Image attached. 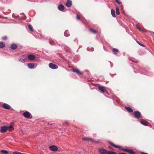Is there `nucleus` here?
Segmentation results:
<instances>
[{
  "instance_id": "nucleus-1",
  "label": "nucleus",
  "mask_w": 154,
  "mask_h": 154,
  "mask_svg": "<svg viewBox=\"0 0 154 154\" xmlns=\"http://www.w3.org/2000/svg\"><path fill=\"white\" fill-rule=\"evenodd\" d=\"M134 116L135 118L137 119L143 118L141 112L138 111H136L134 112Z\"/></svg>"
},
{
  "instance_id": "nucleus-2",
  "label": "nucleus",
  "mask_w": 154,
  "mask_h": 154,
  "mask_svg": "<svg viewBox=\"0 0 154 154\" xmlns=\"http://www.w3.org/2000/svg\"><path fill=\"white\" fill-rule=\"evenodd\" d=\"M108 143L110 145L113 146H114V147H115V148H119L120 149H121V150H123V151H124L127 152V151L128 150V149H126V148H121L120 146H119V145H115V144H114V143H112V142H108Z\"/></svg>"
},
{
  "instance_id": "nucleus-3",
  "label": "nucleus",
  "mask_w": 154,
  "mask_h": 154,
  "mask_svg": "<svg viewBox=\"0 0 154 154\" xmlns=\"http://www.w3.org/2000/svg\"><path fill=\"white\" fill-rule=\"evenodd\" d=\"M23 115L24 117L28 119L32 118V117L30 113L28 111H26L24 112L23 114Z\"/></svg>"
},
{
  "instance_id": "nucleus-4",
  "label": "nucleus",
  "mask_w": 154,
  "mask_h": 154,
  "mask_svg": "<svg viewBox=\"0 0 154 154\" xmlns=\"http://www.w3.org/2000/svg\"><path fill=\"white\" fill-rule=\"evenodd\" d=\"M49 67L52 69H56L58 68L57 65L54 64L52 63H50L49 64Z\"/></svg>"
},
{
  "instance_id": "nucleus-5",
  "label": "nucleus",
  "mask_w": 154,
  "mask_h": 154,
  "mask_svg": "<svg viewBox=\"0 0 154 154\" xmlns=\"http://www.w3.org/2000/svg\"><path fill=\"white\" fill-rule=\"evenodd\" d=\"M8 130L7 126H4L1 127L0 131L2 133L5 132Z\"/></svg>"
},
{
  "instance_id": "nucleus-6",
  "label": "nucleus",
  "mask_w": 154,
  "mask_h": 154,
  "mask_svg": "<svg viewBox=\"0 0 154 154\" xmlns=\"http://www.w3.org/2000/svg\"><path fill=\"white\" fill-rule=\"evenodd\" d=\"M99 151L100 154H107L108 151L103 148L100 149Z\"/></svg>"
},
{
  "instance_id": "nucleus-7",
  "label": "nucleus",
  "mask_w": 154,
  "mask_h": 154,
  "mask_svg": "<svg viewBox=\"0 0 154 154\" xmlns=\"http://www.w3.org/2000/svg\"><path fill=\"white\" fill-rule=\"evenodd\" d=\"M49 149L51 151H55L58 149L57 146L55 145H52L49 146Z\"/></svg>"
},
{
  "instance_id": "nucleus-8",
  "label": "nucleus",
  "mask_w": 154,
  "mask_h": 154,
  "mask_svg": "<svg viewBox=\"0 0 154 154\" xmlns=\"http://www.w3.org/2000/svg\"><path fill=\"white\" fill-rule=\"evenodd\" d=\"M27 58L29 60H33L36 57L33 54H29L27 55Z\"/></svg>"
},
{
  "instance_id": "nucleus-9",
  "label": "nucleus",
  "mask_w": 154,
  "mask_h": 154,
  "mask_svg": "<svg viewBox=\"0 0 154 154\" xmlns=\"http://www.w3.org/2000/svg\"><path fill=\"white\" fill-rule=\"evenodd\" d=\"M140 123L142 125L146 126H147L148 125V122L147 121L143 119L140 121Z\"/></svg>"
},
{
  "instance_id": "nucleus-10",
  "label": "nucleus",
  "mask_w": 154,
  "mask_h": 154,
  "mask_svg": "<svg viewBox=\"0 0 154 154\" xmlns=\"http://www.w3.org/2000/svg\"><path fill=\"white\" fill-rule=\"evenodd\" d=\"M17 45L15 43H13L10 46L11 48L13 50L16 49L17 48Z\"/></svg>"
},
{
  "instance_id": "nucleus-11",
  "label": "nucleus",
  "mask_w": 154,
  "mask_h": 154,
  "mask_svg": "<svg viewBox=\"0 0 154 154\" xmlns=\"http://www.w3.org/2000/svg\"><path fill=\"white\" fill-rule=\"evenodd\" d=\"M72 5V1L70 0H67L66 3V5L68 7H70Z\"/></svg>"
},
{
  "instance_id": "nucleus-12",
  "label": "nucleus",
  "mask_w": 154,
  "mask_h": 154,
  "mask_svg": "<svg viewBox=\"0 0 154 154\" xmlns=\"http://www.w3.org/2000/svg\"><path fill=\"white\" fill-rule=\"evenodd\" d=\"M64 6L62 4L59 5L58 7V9L60 11H62L64 10Z\"/></svg>"
},
{
  "instance_id": "nucleus-13",
  "label": "nucleus",
  "mask_w": 154,
  "mask_h": 154,
  "mask_svg": "<svg viewBox=\"0 0 154 154\" xmlns=\"http://www.w3.org/2000/svg\"><path fill=\"white\" fill-rule=\"evenodd\" d=\"M27 66L30 69H33L35 66V64L34 63H29L27 64Z\"/></svg>"
},
{
  "instance_id": "nucleus-14",
  "label": "nucleus",
  "mask_w": 154,
  "mask_h": 154,
  "mask_svg": "<svg viewBox=\"0 0 154 154\" xmlns=\"http://www.w3.org/2000/svg\"><path fill=\"white\" fill-rule=\"evenodd\" d=\"M3 107L5 109H9L11 108V106L5 103L3 104Z\"/></svg>"
},
{
  "instance_id": "nucleus-15",
  "label": "nucleus",
  "mask_w": 154,
  "mask_h": 154,
  "mask_svg": "<svg viewBox=\"0 0 154 154\" xmlns=\"http://www.w3.org/2000/svg\"><path fill=\"white\" fill-rule=\"evenodd\" d=\"M72 70L73 72H76L79 75H82V73L80 72L79 70L78 69H72Z\"/></svg>"
},
{
  "instance_id": "nucleus-16",
  "label": "nucleus",
  "mask_w": 154,
  "mask_h": 154,
  "mask_svg": "<svg viewBox=\"0 0 154 154\" xmlns=\"http://www.w3.org/2000/svg\"><path fill=\"white\" fill-rule=\"evenodd\" d=\"M98 89L103 93H104L105 92V88L102 86H99L98 87Z\"/></svg>"
},
{
  "instance_id": "nucleus-17",
  "label": "nucleus",
  "mask_w": 154,
  "mask_h": 154,
  "mask_svg": "<svg viewBox=\"0 0 154 154\" xmlns=\"http://www.w3.org/2000/svg\"><path fill=\"white\" fill-rule=\"evenodd\" d=\"M125 109L129 112H132L133 111V110L130 107L125 106Z\"/></svg>"
},
{
  "instance_id": "nucleus-18",
  "label": "nucleus",
  "mask_w": 154,
  "mask_h": 154,
  "mask_svg": "<svg viewBox=\"0 0 154 154\" xmlns=\"http://www.w3.org/2000/svg\"><path fill=\"white\" fill-rule=\"evenodd\" d=\"M111 14L112 16V17H116V15L115 14V10L113 9H112L111 10Z\"/></svg>"
},
{
  "instance_id": "nucleus-19",
  "label": "nucleus",
  "mask_w": 154,
  "mask_h": 154,
  "mask_svg": "<svg viewBox=\"0 0 154 154\" xmlns=\"http://www.w3.org/2000/svg\"><path fill=\"white\" fill-rule=\"evenodd\" d=\"M64 35L66 37H68L69 35V34L68 30H66L65 32Z\"/></svg>"
},
{
  "instance_id": "nucleus-20",
  "label": "nucleus",
  "mask_w": 154,
  "mask_h": 154,
  "mask_svg": "<svg viewBox=\"0 0 154 154\" xmlns=\"http://www.w3.org/2000/svg\"><path fill=\"white\" fill-rule=\"evenodd\" d=\"M89 30H90V31L91 32H92V33H93L94 34H95L97 32V30H94V29H92V28H90Z\"/></svg>"
},
{
  "instance_id": "nucleus-21",
  "label": "nucleus",
  "mask_w": 154,
  "mask_h": 154,
  "mask_svg": "<svg viewBox=\"0 0 154 154\" xmlns=\"http://www.w3.org/2000/svg\"><path fill=\"white\" fill-rule=\"evenodd\" d=\"M1 152L2 154H8V151L5 150H2L1 151Z\"/></svg>"
},
{
  "instance_id": "nucleus-22",
  "label": "nucleus",
  "mask_w": 154,
  "mask_h": 154,
  "mask_svg": "<svg viewBox=\"0 0 154 154\" xmlns=\"http://www.w3.org/2000/svg\"><path fill=\"white\" fill-rule=\"evenodd\" d=\"M119 51L116 48H113L112 50V52L114 54H117V52Z\"/></svg>"
},
{
  "instance_id": "nucleus-23",
  "label": "nucleus",
  "mask_w": 154,
  "mask_h": 154,
  "mask_svg": "<svg viewBox=\"0 0 154 154\" xmlns=\"http://www.w3.org/2000/svg\"><path fill=\"white\" fill-rule=\"evenodd\" d=\"M5 46V44L3 42H0V48H2L4 47Z\"/></svg>"
},
{
  "instance_id": "nucleus-24",
  "label": "nucleus",
  "mask_w": 154,
  "mask_h": 154,
  "mask_svg": "<svg viewBox=\"0 0 154 154\" xmlns=\"http://www.w3.org/2000/svg\"><path fill=\"white\" fill-rule=\"evenodd\" d=\"M127 152L130 154H134V152L132 149H128Z\"/></svg>"
},
{
  "instance_id": "nucleus-25",
  "label": "nucleus",
  "mask_w": 154,
  "mask_h": 154,
  "mask_svg": "<svg viewBox=\"0 0 154 154\" xmlns=\"http://www.w3.org/2000/svg\"><path fill=\"white\" fill-rule=\"evenodd\" d=\"M28 27L29 29L30 30V31L31 32L33 31V28L31 26V25L30 24L28 25Z\"/></svg>"
},
{
  "instance_id": "nucleus-26",
  "label": "nucleus",
  "mask_w": 154,
  "mask_h": 154,
  "mask_svg": "<svg viewBox=\"0 0 154 154\" xmlns=\"http://www.w3.org/2000/svg\"><path fill=\"white\" fill-rule=\"evenodd\" d=\"M107 154H116V153L114 152L109 151H108Z\"/></svg>"
},
{
  "instance_id": "nucleus-27",
  "label": "nucleus",
  "mask_w": 154,
  "mask_h": 154,
  "mask_svg": "<svg viewBox=\"0 0 154 154\" xmlns=\"http://www.w3.org/2000/svg\"><path fill=\"white\" fill-rule=\"evenodd\" d=\"M22 63H25V60L23 58H20L18 59Z\"/></svg>"
},
{
  "instance_id": "nucleus-28",
  "label": "nucleus",
  "mask_w": 154,
  "mask_h": 154,
  "mask_svg": "<svg viewBox=\"0 0 154 154\" xmlns=\"http://www.w3.org/2000/svg\"><path fill=\"white\" fill-rule=\"evenodd\" d=\"M116 14H117L119 15L120 14V12L119 11V8L118 7H117L116 8Z\"/></svg>"
},
{
  "instance_id": "nucleus-29",
  "label": "nucleus",
  "mask_w": 154,
  "mask_h": 154,
  "mask_svg": "<svg viewBox=\"0 0 154 154\" xmlns=\"http://www.w3.org/2000/svg\"><path fill=\"white\" fill-rule=\"evenodd\" d=\"M87 49L88 51H93L94 50V48H92L91 49H90L88 48H87Z\"/></svg>"
},
{
  "instance_id": "nucleus-30",
  "label": "nucleus",
  "mask_w": 154,
  "mask_h": 154,
  "mask_svg": "<svg viewBox=\"0 0 154 154\" xmlns=\"http://www.w3.org/2000/svg\"><path fill=\"white\" fill-rule=\"evenodd\" d=\"M13 154H21V153L19 152L16 151L13 152Z\"/></svg>"
},
{
  "instance_id": "nucleus-31",
  "label": "nucleus",
  "mask_w": 154,
  "mask_h": 154,
  "mask_svg": "<svg viewBox=\"0 0 154 154\" xmlns=\"http://www.w3.org/2000/svg\"><path fill=\"white\" fill-rule=\"evenodd\" d=\"M137 42L139 45H140L142 47H145V45H144L140 43L138 41H137Z\"/></svg>"
},
{
  "instance_id": "nucleus-32",
  "label": "nucleus",
  "mask_w": 154,
  "mask_h": 154,
  "mask_svg": "<svg viewBox=\"0 0 154 154\" xmlns=\"http://www.w3.org/2000/svg\"><path fill=\"white\" fill-rule=\"evenodd\" d=\"M50 44L51 45H55V43L53 41H50L49 42Z\"/></svg>"
},
{
  "instance_id": "nucleus-33",
  "label": "nucleus",
  "mask_w": 154,
  "mask_h": 154,
  "mask_svg": "<svg viewBox=\"0 0 154 154\" xmlns=\"http://www.w3.org/2000/svg\"><path fill=\"white\" fill-rule=\"evenodd\" d=\"M89 138H83V140L85 141H88Z\"/></svg>"
},
{
  "instance_id": "nucleus-34",
  "label": "nucleus",
  "mask_w": 154,
  "mask_h": 154,
  "mask_svg": "<svg viewBox=\"0 0 154 154\" xmlns=\"http://www.w3.org/2000/svg\"><path fill=\"white\" fill-rule=\"evenodd\" d=\"M116 0V2L117 3L119 4V5H120V4H121V2L119 1V0Z\"/></svg>"
},
{
  "instance_id": "nucleus-35",
  "label": "nucleus",
  "mask_w": 154,
  "mask_h": 154,
  "mask_svg": "<svg viewBox=\"0 0 154 154\" xmlns=\"http://www.w3.org/2000/svg\"><path fill=\"white\" fill-rule=\"evenodd\" d=\"M7 127L8 128V130L9 128H13V127L12 125H10L9 126H7Z\"/></svg>"
},
{
  "instance_id": "nucleus-36",
  "label": "nucleus",
  "mask_w": 154,
  "mask_h": 154,
  "mask_svg": "<svg viewBox=\"0 0 154 154\" xmlns=\"http://www.w3.org/2000/svg\"><path fill=\"white\" fill-rule=\"evenodd\" d=\"M76 18L78 20H79L80 19V17L78 15H77Z\"/></svg>"
},
{
  "instance_id": "nucleus-37",
  "label": "nucleus",
  "mask_w": 154,
  "mask_h": 154,
  "mask_svg": "<svg viewBox=\"0 0 154 154\" xmlns=\"http://www.w3.org/2000/svg\"><path fill=\"white\" fill-rule=\"evenodd\" d=\"M3 39L4 40H6L7 39V37L6 36H5L3 37Z\"/></svg>"
},
{
  "instance_id": "nucleus-38",
  "label": "nucleus",
  "mask_w": 154,
  "mask_h": 154,
  "mask_svg": "<svg viewBox=\"0 0 154 154\" xmlns=\"http://www.w3.org/2000/svg\"><path fill=\"white\" fill-rule=\"evenodd\" d=\"M88 141H90L91 142H94V140L91 138L89 139V140Z\"/></svg>"
},
{
  "instance_id": "nucleus-39",
  "label": "nucleus",
  "mask_w": 154,
  "mask_h": 154,
  "mask_svg": "<svg viewBox=\"0 0 154 154\" xmlns=\"http://www.w3.org/2000/svg\"><path fill=\"white\" fill-rule=\"evenodd\" d=\"M119 154H127L125 152H120L119 153Z\"/></svg>"
},
{
  "instance_id": "nucleus-40",
  "label": "nucleus",
  "mask_w": 154,
  "mask_h": 154,
  "mask_svg": "<svg viewBox=\"0 0 154 154\" xmlns=\"http://www.w3.org/2000/svg\"><path fill=\"white\" fill-rule=\"evenodd\" d=\"M137 28L139 29L140 31H141V29L138 27L137 26Z\"/></svg>"
},
{
  "instance_id": "nucleus-41",
  "label": "nucleus",
  "mask_w": 154,
  "mask_h": 154,
  "mask_svg": "<svg viewBox=\"0 0 154 154\" xmlns=\"http://www.w3.org/2000/svg\"><path fill=\"white\" fill-rule=\"evenodd\" d=\"M26 19V17L24 15V17L23 19V20H25V19Z\"/></svg>"
},
{
  "instance_id": "nucleus-42",
  "label": "nucleus",
  "mask_w": 154,
  "mask_h": 154,
  "mask_svg": "<svg viewBox=\"0 0 154 154\" xmlns=\"http://www.w3.org/2000/svg\"><path fill=\"white\" fill-rule=\"evenodd\" d=\"M48 125H52V123H49H49H48Z\"/></svg>"
},
{
  "instance_id": "nucleus-43",
  "label": "nucleus",
  "mask_w": 154,
  "mask_h": 154,
  "mask_svg": "<svg viewBox=\"0 0 154 154\" xmlns=\"http://www.w3.org/2000/svg\"><path fill=\"white\" fill-rule=\"evenodd\" d=\"M94 142H95V143H98V142H97V141H94Z\"/></svg>"
},
{
  "instance_id": "nucleus-44",
  "label": "nucleus",
  "mask_w": 154,
  "mask_h": 154,
  "mask_svg": "<svg viewBox=\"0 0 154 154\" xmlns=\"http://www.w3.org/2000/svg\"><path fill=\"white\" fill-rule=\"evenodd\" d=\"M135 63H137V61H134Z\"/></svg>"
},
{
  "instance_id": "nucleus-45",
  "label": "nucleus",
  "mask_w": 154,
  "mask_h": 154,
  "mask_svg": "<svg viewBox=\"0 0 154 154\" xmlns=\"http://www.w3.org/2000/svg\"><path fill=\"white\" fill-rule=\"evenodd\" d=\"M131 60H132L133 62H134V60H133L132 59H131Z\"/></svg>"
},
{
  "instance_id": "nucleus-46",
  "label": "nucleus",
  "mask_w": 154,
  "mask_h": 154,
  "mask_svg": "<svg viewBox=\"0 0 154 154\" xmlns=\"http://www.w3.org/2000/svg\"><path fill=\"white\" fill-rule=\"evenodd\" d=\"M21 14H23V13H22Z\"/></svg>"
}]
</instances>
